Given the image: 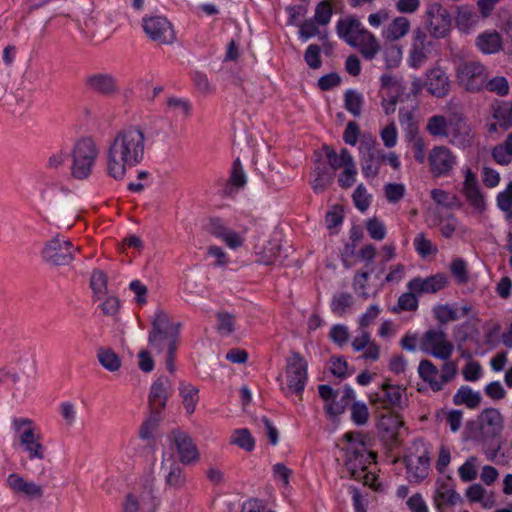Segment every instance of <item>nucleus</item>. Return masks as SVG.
<instances>
[{"instance_id":"f257e3e1","label":"nucleus","mask_w":512,"mask_h":512,"mask_svg":"<svg viewBox=\"0 0 512 512\" xmlns=\"http://www.w3.org/2000/svg\"><path fill=\"white\" fill-rule=\"evenodd\" d=\"M145 144V133L138 126H129L118 131L105 153L107 174L115 180H122L128 168L143 161Z\"/></svg>"},{"instance_id":"f03ea898","label":"nucleus","mask_w":512,"mask_h":512,"mask_svg":"<svg viewBox=\"0 0 512 512\" xmlns=\"http://www.w3.org/2000/svg\"><path fill=\"white\" fill-rule=\"evenodd\" d=\"M11 427L21 451L32 461L41 462L46 457L43 436L36 423L30 418H13Z\"/></svg>"},{"instance_id":"7ed1b4c3","label":"nucleus","mask_w":512,"mask_h":512,"mask_svg":"<svg viewBox=\"0 0 512 512\" xmlns=\"http://www.w3.org/2000/svg\"><path fill=\"white\" fill-rule=\"evenodd\" d=\"M98 154V148L91 138L78 140L70 153L72 157L71 175L78 180L88 178L92 173V167Z\"/></svg>"},{"instance_id":"20e7f679","label":"nucleus","mask_w":512,"mask_h":512,"mask_svg":"<svg viewBox=\"0 0 512 512\" xmlns=\"http://www.w3.org/2000/svg\"><path fill=\"white\" fill-rule=\"evenodd\" d=\"M180 323H171L164 311H158L152 321V329L149 333V343L158 352H162L164 347L167 350L173 346L177 347Z\"/></svg>"},{"instance_id":"39448f33","label":"nucleus","mask_w":512,"mask_h":512,"mask_svg":"<svg viewBox=\"0 0 512 512\" xmlns=\"http://www.w3.org/2000/svg\"><path fill=\"white\" fill-rule=\"evenodd\" d=\"M488 77L487 68L478 61H464L456 68L459 85L469 92H479L484 89Z\"/></svg>"},{"instance_id":"423d86ee","label":"nucleus","mask_w":512,"mask_h":512,"mask_svg":"<svg viewBox=\"0 0 512 512\" xmlns=\"http://www.w3.org/2000/svg\"><path fill=\"white\" fill-rule=\"evenodd\" d=\"M419 346L424 353L443 361L449 360L454 351L453 343L441 327L427 330L422 335Z\"/></svg>"},{"instance_id":"0eeeda50","label":"nucleus","mask_w":512,"mask_h":512,"mask_svg":"<svg viewBox=\"0 0 512 512\" xmlns=\"http://www.w3.org/2000/svg\"><path fill=\"white\" fill-rule=\"evenodd\" d=\"M41 255L52 266H68L75 260L73 243L59 234L45 243Z\"/></svg>"},{"instance_id":"6e6552de","label":"nucleus","mask_w":512,"mask_h":512,"mask_svg":"<svg viewBox=\"0 0 512 512\" xmlns=\"http://www.w3.org/2000/svg\"><path fill=\"white\" fill-rule=\"evenodd\" d=\"M374 457L373 453L366 451L363 441H360L357 447L346 448L345 467L351 478L358 481L363 480L365 484H368L372 476L366 472V469Z\"/></svg>"},{"instance_id":"1a4fd4ad","label":"nucleus","mask_w":512,"mask_h":512,"mask_svg":"<svg viewBox=\"0 0 512 512\" xmlns=\"http://www.w3.org/2000/svg\"><path fill=\"white\" fill-rule=\"evenodd\" d=\"M159 505L154 489L145 485L126 494L121 503V512H156Z\"/></svg>"},{"instance_id":"9d476101","label":"nucleus","mask_w":512,"mask_h":512,"mask_svg":"<svg viewBox=\"0 0 512 512\" xmlns=\"http://www.w3.org/2000/svg\"><path fill=\"white\" fill-rule=\"evenodd\" d=\"M142 27L147 37L158 45H170L176 34L170 20L165 16H149L143 18Z\"/></svg>"},{"instance_id":"9b49d317","label":"nucleus","mask_w":512,"mask_h":512,"mask_svg":"<svg viewBox=\"0 0 512 512\" xmlns=\"http://www.w3.org/2000/svg\"><path fill=\"white\" fill-rule=\"evenodd\" d=\"M307 368V361L298 352H292L286 362V382L290 392L302 395L308 380Z\"/></svg>"},{"instance_id":"f8f14e48","label":"nucleus","mask_w":512,"mask_h":512,"mask_svg":"<svg viewBox=\"0 0 512 512\" xmlns=\"http://www.w3.org/2000/svg\"><path fill=\"white\" fill-rule=\"evenodd\" d=\"M83 84L93 94L115 98L120 94V85L115 75L106 71H99L88 74Z\"/></svg>"},{"instance_id":"ddd939ff","label":"nucleus","mask_w":512,"mask_h":512,"mask_svg":"<svg viewBox=\"0 0 512 512\" xmlns=\"http://www.w3.org/2000/svg\"><path fill=\"white\" fill-rule=\"evenodd\" d=\"M426 29L436 39L444 38L451 29V15L442 4L433 2L429 4L425 12Z\"/></svg>"},{"instance_id":"4468645a","label":"nucleus","mask_w":512,"mask_h":512,"mask_svg":"<svg viewBox=\"0 0 512 512\" xmlns=\"http://www.w3.org/2000/svg\"><path fill=\"white\" fill-rule=\"evenodd\" d=\"M428 162L434 177L448 176L456 165V156L445 146H435L429 153Z\"/></svg>"},{"instance_id":"2eb2a0df","label":"nucleus","mask_w":512,"mask_h":512,"mask_svg":"<svg viewBox=\"0 0 512 512\" xmlns=\"http://www.w3.org/2000/svg\"><path fill=\"white\" fill-rule=\"evenodd\" d=\"M170 438L174 443L179 461L184 465L195 464L200 459V453L189 434L181 430H173Z\"/></svg>"},{"instance_id":"dca6fc26","label":"nucleus","mask_w":512,"mask_h":512,"mask_svg":"<svg viewBox=\"0 0 512 512\" xmlns=\"http://www.w3.org/2000/svg\"><path fill=\"white\" fill-rule=\"evenodd\" d=\"M449 142L460 147L471 145V128L461 112H453L448 117Z\"/></svg>"},{"instance_id":"f3484780","label":"nucleus","mask_w":512,"mask_h":512,"mask_svg":"<svg viewBox=\"0 0 512 512\" xmlns=\"http://www.w3.org/2000/svg\"><path fill=\"white\" fill-rule=\"evenodd\" d=\"M431 42L427 40V35L421 28H416L412 35V45L409 53V65L414 69H419L428 60L430 54Z\"/></svg>"},{"instance_id":"a211bd4d","label":"nucleus","mask_w":512,"mask_h":512,"mask_svg":"<svg viewBox=\"0 0 512 512\" xmlns=\"http://www.w3.org/2000/svg\"><path fill=\"white\" fill-rule=\"evenodd\" d=\"M403 425L402 420L396 414L382 415L378 423L381 439L385 442L389 450H394L400 446L399 430Z\"/></svg>"},{"instance_id":"6ab92c4d","label":"nucleus","mask_w":512,"mask_h":512,"mask_svg":"<svg viewBox=\"0 0 512 512\" xmlns=\"http://www.w3.org/2000/svg\"><path fill=\"white\" fill-rule=\"evenodd\" d=\"M359 152L362 173L367 178H375L383 163L382 150L365 143L360 145Z\"/></svg>"},{"instance_id":"aec40b11","label":"nucleus","mask_w":512,"mask_h":512,"mask_svg":"<svg viewBox=\"0 0 512 512\" xmlns=\"http://www.w3.org/2000/svg\"><path fill=\"white\" fill-rule=\"evenodd\" d=\"M7 485L13 493L28 500L40 499L44 495V489L41 485L28 481L16 473L8 476Z\"/></svg>"},{"instance_id":"412c9836","label":"nucleus","mask_w":512,"mask_h":512,"mask_svg":"<svg viewBox=\"0 0 512 512\" xmlns=\"http://www.w3.org/2000/svg\"><path fill=\"white\" fill-rule=\"evenodd\" d=\"M171 381L164 376L155 380L150 388L148 404L149 410L164 413L169 398Z\"/></svg>"},{"instance_id":"4be33fe9","label":"nucleus","mask_w":512,"mask_h":512,"mask_svg":"<svg viewBox=\"0 0 512 512\" xmlns=\"http://www.w3.org/2000/svg\"><path fill=\"white\" fill-rule=\"evenodd\" d=\"M462 193L475 210L483 212L486 209L485 197L480 189L476 175L470 169L466 171Z\"/></svg>"},{"instance_id":"5701e85b","label":"nucleus","mask_w":512,"mask_h":512,"mask_svg":"<svg viewBox=\"0 0 512 512\" xmlns=\"http://www.w3.org/2000/svg\"><path fill=\"white\" fill-rule=\"evenodd\" d=\"M481 434L485 438L499 436L503 430V417L495 408H487L478 416Z\"/></svg>"},{"instance_id":"b1692460","label":"nucleus","mask_w":512,"mask_h":512,"mask_svg":"<svg viewBox=\"0 0 512 512\" xmlns=\"http://www.w3.org/2000/svg\"><path fill=\"white\" fill-rule=\"evenodd\" d=\"M425 87L431 95L438 98L445 97L450 90L447 73L439 66L430 68L426 73Z\"/></svg>"},{"instance_id":"393cba45","label":"nucleus","mask_w":512,"mask_h":512,"mask_svg":"<svg viewBox=\"0 0 512 512\" xmlns=\"http://www.w3.org/2000/svg\"><path fill=\"white\" fill-rule=\"evenodd\" d=\"M402 390L399 386L384 383L380 393L370 396V402L377 408L390 409L401 407Z\"/></svg>"},{"instance_id":"a878e982","label":"nucleus","mask_w":512,"mask_h":512,"mask_svg":"<svg viewBox=\"0 0 512 512\" xmlns=\"http://www.w3.org/2000/svg\"><path fill=\"white\" fill-rule=\"evenodd\" d=\"M448 284V278L445 274L439 273L427 278L416 277L409 281L407 287L410 291L418 294L437 293L444 289Z\"/></svg>"},{"instance_id":"bb28decb","label":"nucleus","mask_w":512,"mask_h":512,"mask_svg":"<svg viewBox=\"0 0 512 512\" xmlns=\"http://www.w3.org/2000/svg\"><path fill=\"white\" fill-rule=\"evenodd\" d=\"M405 463L410 482L419 483L428 475L429 456L427 451L421 455L405 457Z\"/></svg>"},{"instance_id":"cd10ccee","label":"nucleus","mask_w":512,"mask_h":512,"mask_svg":"<svg viewBox=\"0 0 512 512\" xmlns=\"http://www.w3.org/2000/svg\"><path fill=\"white\" fill-rule=\"evenodd\" d=\"M366 29L362 26L361 22L357 19L351 18L347 20H340L337 23V32L349 45L353 46L357 39L362 36V32Z\"/></svg>"},{"instance_id":"c85d7f7f","label":"nucleus","mask_w":512,"mask_h":512,"mask_svg":"<svg viewBox=\"0 0 512 512\" xmlns=\"http://www.w3.org/2000/svg\"><path fill=\"white\" fill-rule=\"evenodd\" d=\"M161 468L168 470L165 482L168 486L180 489L186 483V478L180 464L171 456L167 460L163 459Z\"/></svg>"},{"instance_id":"c756f323","label":"nucleus","mask_w":512,"mask_h":512,"mask_svg":"<svg viewBox=\"0 0 512 512\" xmlns=\"http://www.w3.org/2000/svg\"><path fill=\"white\" fill-rule=\"evenodd\" d=\"M380 82L381 88L379 93L381 98L399 101L405 89L401 81L390 74H383Z\"/></svg>"},{"instance_id":"7c9ffc66","label":"nucleus","mask_w":512,"mask_h":512,"mask_svg":"<svg viewBox=\"0 0 512 512\" xmlns=\"http://www.w3.org/2000/svg\"><path fill=\"white\" fill-rule=\"evenodd\" d=\"M353 47H358L362 56L368 60H372L380 50L377 39L368 30L362 32V36L357 39Z\"/></svg>"},{"instance_id":"2f4dec72","label":"nucleus","mask_w":512,"mask_h":512,"mask_svg":"<svg viewBox=\"0 0 512 512\" xmlns=\"http://www.w3.org/2000/svg\"><path fill=\"white\" fill-rule=\"evenodd\" d=\"M323 150L327 161L333 170L345 168L354 162L353 156L346 148L341 149L340 154H337L335 149L327 145L323 147Z\"/></svg>"},{"instance_id":"473e14b6","label":"nucleus","mask_w":512,"mask_h":512,"mask_svg":"<svg viewBox=\"0 0 512 512\" xmlns=\"http://www.w3.org/2000/svg\"><path fill=\"white\" fill-rule=\"evenodd\" d=\"M97 360L100 365L109 372H116L121 368L122 361L118 354L111 348L100 347L97 349Z\"/></svg>"},{"instance_id":"72a5a7b5","label":"nucleus","mask_w":512,"mask_h":512,"mask_svg":"<svg viewBox=\"0 0 512 512\" xmlns=\"http://www.w3.org/2000/svg\"><path fill=\"white\" fill-rule=\"evenodd\" d=\"M455 405H466L470 409L477 408L481 402L479 392H474L468 386H461L453 397Z\"/></svg>"},{"instance_id":"f704fd0d","label":"nucleus","mask_w":512,"mask_h":512,"mask_svg":"<svg viewBox=\"0 0 512 512\" xmlns=\"http://www.w3.org/2000/svg\"><path fill=\"white\" fill-rule=\"evenodd\" d=\"M501 44V37L497 32L482 33L476 39L477 47L485 54L498 52Z\"/></svg>"},{"instance_id":"c9c22d12","label":"nucleus","mask_w":512,"mask_h":512,"mask_svg":"<svg viewBox=\"0 0 512 512\" xmlns=\"http://www.w3.org/2000/svg\"><path fill=\"white\" fill-rule=\"evenodd\" d=\"M418 372L420 377L429 382L434 391L441 390V383H439L438 369L430 360H422L419 364Z\"/></svg>"},{"instance_id":"e433bc0d","label":"nucleus","mask_w":512,"mask_h":512,"mask_svg":"<svg viewBox=\"0 0 512 512\" xmlns=\"http://www.w3.org/2000/svg\"><path fill=\"white\" fill-rule=\"evenodd\" d=\"M409 28L410 22L406 17H397L384 30L383 36L388 40H397L405 36Z\"/></svg>"},{"instance_id":"4c0bfd02","label":"nucleus","mask_w":512,"mask_h":512,"mask_svg":"<svg viewBox=\"0 0 512 512\" xmlns=\"http://www.w3.org/2000/svg\"><path fill=\"white\" fill-rule=\"evenodd\" d=\"M179 392L183 399V405L188 414H192L195 411L196 404L199 400V389L191 384L180 383Z\"/></svg>"},{"instance_id":"58836bf2","label":"nucleus","mask_w":512,"mask_h":512,"mask_svg":"<svg viewBox=\"0 0 512 512\" xmlns=\"http://www.w3.org/2000/svg\"><path fill=\"white\" fill-rule=\"evenodd\" d=\"M364 104V97L362 93L348 89L344 94V107L354 117H360Z\"/></svg>"},{"instance_id":"ea45409f","label":"nucleus","mask_w":512,"mask_h":512,"mask_svg":"<svg viewBox=\"0 0 512 512\" xmlns=\"http://www.w3.org/2000/svg\"><path fill=\"white\" fill-rule=\"evenodd\" d=\"M90 287L96 300L103 299L108 292L107 275L102 270H93L90 278Z\"/></svg>"},{"instance_id":"a19ab883","label":"nucleus","mask_w":512,"mask_h":512,"mask_svg":"<svg viewBox=\"0 0 512 512\" xmlns=\"http://www.w3.org/2000/svg\"><path fill=\"white\" fill-rule=\"evenodd\" d=\"M354 399V391L346 386L342 391V396L338 401H332L326 405V411L329 415L338 416L342 414L350 402Z\"/></svg>"},{"instance_id":"79ce46f5","label":"nucleus","mask_w":512,"mask_h":512,"mask_svg":"<svg viewBox=\"0 0 512 512\" xmlns=\"http://www.w3.org/2000/svg\"><path fill=\"white\" fill-rule=\"evenodd\" d=\"M246 184V175L243 169V166L241 164V161L239 158H237L232 165L230 177L228 179L227 187L224 191V193L228 194L230 193L228 190H230L232 187H235L236 189L243 188Z\"/></svg>"},{"instance_id":"37998d69","label":"nucleus","mask_w":512,"mask_h":512,"mask_svg":"<svg viewBox=\"0 0 512 512\" xmlns=\"http://www.w3.org/2000/svg\"><path fill=\"white\" fill-rule=\"evenodd\" d=\"M477 22V15L469 6H459L457 8L456 25L466 32Z\"/></svg>"},{"instance_id":"c03bdc74","label":"nucleus","mask_w":512,"mask_h":512,"mask_svg":"<svg viewBox=\"0 0 512 512\" xmlns=\"http://www.w3.org/2000/svg\"><path fill=\"white\" fill-rule=\"evenodd\" d=\"M426 129L434 137L448 138V118L434 115L428 119Z\"/></svg>"},{"instance_id":"a18cd8bd","label":"nucleus","mask_w":512,"mask_h":512,"mask_svg":"<svg viewBox=\"0 0 512 512\" xmlns=\"http://www.w3.org/2000/svg\"><path fill=\"white\" fill-rule=\"evenodd\" d=\"M163 419V414L149 410V416L139 428V437L143 440L152 437L154 431Z\"/></svg>"},{"instance_id":"49530a36","label":"nucleus","mask_w":512,"mask_h":512,"mask_svg":"<svg viewBox=\"0 0 512 512\" xmlns=\"http://www.w3.org/2000/svg\"><path fill=\"white\" fill-rule=\"evenodd\" d=\"M230 443L248 452L252 451L255 446V440L250 431L246 428L235 430L231 436Z\"/></svg>"},{"instance_id":"de8ad7c7","label":"nucleus","mask_w":512,"mask_h":512,"mask_svg":"<svg viewBox=\"0 0 512 512\" xmlns=\"http://www.w3.org/2000/svg\"><path fill=\"white\" fill-rule=\"evenodd\" d=\"M459 499L458 493L446 487L438 489L434 496L435 506L438 510L443 509L447 505H455Z\"/></svg>"},{"instance_id":"09e8293b","label":"nucleus","mask_w":512,"mask_h":512,"mask_svg":"<svg viewBox=\"0 0 512 512\" xmlns=\"http://www.w3.org/2000/svg\"><path fill=\"white\" fill-rule=\"evenodd\" d=\"M493 117L497 120L503 130L512 126V105L504 103L494 108Z\"/></svg>"},{"instance_id":"8fccbe9b","label":"nucleus","mask_w":512,"mask_h":512,"mask_svg":"<svg viewBox=\"0 0 512 512\" xmlns=\"http://www.w3.org/2000/svg\"><path fill=\"white\" fill-rule=\"evenodd\" d=\"M434 317L437 319L440 325L447 324L451 321L459 319L457 310L448 304L437 305L433 308Z\"/></svg>"},{"instance_id":"3c124183","label":"nucleus","mask_w":512,"mask_h":512,"mask_svg":"<svg viewBox=\"0 0 512 512\" xmlns=\"http://www.w3.org/2000/svg\"><path fill=\"white\" fill-rule=\"evenodd\" d=\"M353 304V297L349 293H338L333 296L331 310L333 313L342 316Z\"/></svg>"},{"instance_id":"603ef678","label":"nucleus","mask_w":512,"mask_h":512,"mask_svg":"<svg viewBox=\"0 0 512 512\" xmlns=\"http://www.w3.org/2000/svg\"><path fill=\"white\" fill-rule=\"evenodd\" d=\"M217 318V331L222 335H230L235 330V317L228 312H218Z\"/></svg>"},{"instance_id":"864d4df0","label":"nucleus","mask_w":512,"mask_h":512,"mask_svg":"<svg viewBox=\"0 0 512 512\" xmlns=\"http://www.w3.org/2000/svg\"><path fill=\"white\" fill-rule=\"evenodd\" d=\"M351 419L358 425H365L369 420V410L365 403L354 402L351 405Z\"/></svg>"},{"instance_id":"5fc2aeb1","label":"nucleus","mask_w":512,"mask_h":512,"mask_svg":"<svg viewBox=\"0 0 512 512\" xmlns=\"http://www.w3.org/2000/svg\"><path fill=\"white\" fill-rule=\"evenodd\" d=\"M332 6L329 1H321L315 9L314 18L318 25L325 26L330 22L332 16Z\"/></svg>"},{"instance_id":"6e6d98bb","label":"nucleus","mask_w":512,"mask_h":512,"mask_svg":"<svg viewBox=\"0 0 512 512\" xmlns=\"http://www.w3.org/2000/svg\"><path fill=\"white\" fill-rule=\"evenodd\" d=\"M414 246L421 257H427L428 255L435 254L437 252V247L434 246L423 233H420L415 237Z\"/></svg>"},{"instance_id":"4d7b16f0","label":"nucleus","mask_w":512,"mask_h":512,"mask_svg":"<svg viewBox=\"0 0 512 512\" xmlns=\"http://www.w3.org/2000/svg\"><path fill=\"white\" fill-rule=\"evenodd\" d=\"M484 88L500 96H505L509 92V85L504 77H494L490 80L487 79Z\"/></svg>"},{"instance_id":"13d9d810","label":"nucleus","mask_w":512,"mask_h":512,"mask_svg":"<svg viewBox=\"0 0 512 512\" xmlns=\"http://www.w3.org/2000/svg\"><path fill=\"white\" fill-rule=\"evenodd\" d=\"M357 174L355 162H352L347 167L343 168L342 173L338 177L339 185L344 188H350L355 183Z\"/></svg>"},{"instance_id":"bf43d9fd","label":"nucleus","mask_w":512,"mask_h":512,"mask_svg":"<svg viewBox=\"0 0 512 512\" xmlns=\"http://www.w3.org/2000/svg\"><path fill=\"white\" fill-rule=\"evenodd\" d=\"M193 81L196 89L203 95H210L215 90L207 75L202 72H195Z\"/></svg>"},{"instance_id":"052dcab7","label":"nucleus","mask_w":512,"mask_h":512,"mask_svg":"<svg viewBox=\"0 0 512 512\" xmlns=\"http://www.w3.org/2000/svg\"><path fill=\"white\" fill-rule=\"evenodd\" d=\"M477 458L471 456L458 470L460 478L464 482L472 481L477 476V470L475 468V462Z\"/></svg>"},{"instance_id":"680f3d73","label":"nucleus","mask_w":512,"mask_h":512,"mask_svg":"<svg viewBox=\"0 0 512 512\" xmlns=\"http://www.w3.org/2000/svg\"><path fill=\"white\" fill-rule=\"evenodd\" d=\"M384 192L389 202L396 203L403 198L405 193V187L403 184L388 183L384 187Z\"/></svg>"},{"instance_id":"e2e57ef3","label":"nucleus","mask_w":512,"mask_h":512,"mask_svg":"<svg viewBox=\"0 0 512 512\" xmlns=\"http://www.w3.org/2000/svg\"><path fill=\"white\" fill-rule=\"evenodd\" d=\"M320 35V30L317 26V22L312 18L306 19L299 29V36L302 40L306 41L311 37Z\"/></svg>"},{"instance_id":"0e129e2a","label":"nucleus","mask_w":512,"mask_h":512,"mask_svg":"<svg viewBox=\"0 0 512 512\" xmlns=\"http://www.w3.org/2000/svg\"><path fill=\"white\" fill-rule=\"evenodd\" d=\"M320 51V47L316 44H311L306 49L304 59L310 68L318 69L321 66Z\"/></svg>"},{"instance_id":"69168bd1","label":"nucleus","mask_w":512,"mask_h":512,"mask_svg":"<svg viewBox=\"0 0 512 512\" xmlns=\"http://www.w3.org/2000/svg\"><path fill=\"white\" fill-rule=\"evenodd\" d=\"M416 292L410 291L400 295L398 299V308L402 311H415L418 308V299Z\"/></svg>"},{"instance_id":"338daca9","label":"nucleus","mask_w":512,"mask_h":512,"mask_svg":"<svg viewBox=\"0 0 512 512\" xmlns=\"http://www.w3.org/2000/svg\"><path fill=\"white\" fill-rule=\"evenodd\" d=\"M316 173L317 176L312 181V187L316 193H321L333 182V175L318 169Z\"/></svg>"},{"instance_id":"774afa93","label":"nucleus","mask_w":512,"mask_h":512,"mask_svg":"<svg viewBox=\"0 0 512 512\" xmlns=\"http://www.w3.org/2000/svg\"><path fill=\"white\" fill-rule=\"evenodd\" d=\"M492 157L497 164L503 166L510 164L512 161V153L503 145V143L496 145L492 149Z\"/></svg>"}]
</instances>
